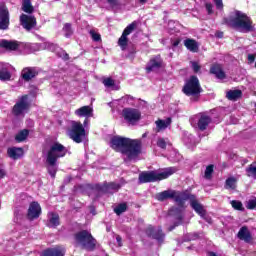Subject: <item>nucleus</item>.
Returning a JSON list of instances; mask_svg holds the SVG:
<instances>
[{
	"label": "nucleus",
	"mask_w": 256,
	"mask_h": 256,
	"mask_svg": "<svg viewBox=\"0 0 256 256\" xmlns=\"http://www.w3.org/2000/svg\"><path fill=\"white\" fill-rule=\"evenodd\" d=\"M111 147L114 151H118L125 155L129 161H133L141 155V140L130 139L121 136H114L111 139Z\"/></svg>",
	"instance_id": "1"
},
{
	"label": "nucleus",
	"mask_w": 256,
	"mask_h": 256,
	"mask_svg": "<svg viewBox=\"0 0 256 256\" xmlns=\"http://www.w3.org/2000/svg\"><path fill=\"white\" fill-rule=\"evenodd\" d=\"M224 23L240 33H250L255 29L251 18L241 11H235L228 18H224Z\"/></svg>",
	"instance_id": "2"
},
{
	"label": "nucleus",
	"mask_w": 256,
	"mask_h": 256,
	"mask_svg": "<svg viewBox=\"0 0 256 256\" xmlns=\"http://www.w3.org/2000/svg\"><path fill=\"white\" fill-rule=\"evenodd\" d=\"M176 172L177 168L175 167H169L163 171L142 172L139 174V183H155V181H163V179L171 177V175Z\"/></svg>",
	"instance_id": "3"
},
{
	"label": "nucleus",
	"mask_w": 256,
	"mask_h": 256,
	"mask_svg": "<svg viewBox=\"0 0 256 256\" xmlns=\"http://www.w3.org/2000/svg\"><path fill=\"white\" fill-rule=\"evenodd\" d=\"M48 165H57V160L67 155V148L59 142H53L48 149L43 150Z\"/></svg>",
	"instance_id": "4"
},
{
	"label": "nucleus",
	"mask_w": 256,
	"mask_h": 256,
	"mask_svg": "<svg viewBox=\"0 0 256 256\" xmlns=\"http://www.w3.org/2000/svg\"><path fill=\"white\" fill-rule=\"evenodd\" d=\"M76 244L86 251H94L97 245V240L91 235V232L82 230L75 234Z\"/></svg>",
	"instance_id": "5"
},
{
	"label": "nucleus",
	"mask_w": 256,
	"mask_h": 256,
	"mask_svg": "<svg viewBox=\"0 0 256 256\" xmlns=\"http://www.w3.org/2000/svg\"><path fill=\"white\" fill-rule=\"evenodd\" d=\"M187 197V192H179L175 190H166L156 194L157 201H167V199H173L179 207L185 205V198Z\"/></svg>",
	"instance_id": "6"
},
{
	"label": "nucleus",
	"mask_w": 256,
	"mask_h": 256,
	"mask_svg": "<svg viewBox=\"0 0 256 256\" xmlns=\"http://www.w3.org/2000/svg\"><path fill=\"white\" fill-rule=\"evenodd\" d=\"M67 134L74 143H82L83 139H85V127L81 122L72 121Z\"/></svg>",
	"instance_id": "7"
},
{
	"label": "nucleus",
	"mask_w": 256,
	"mask_h": 256,
	"mask_svg": "<svg viewBox=\"0 0 256 256\" xmlns=\"http://www.w3.org/2000/svg\"><path fill=\"white\" fill-rule=\"evenodd\" d=\"M186 198L185 201H190V206L193 210H195L196 213L202 217V219H205L208 223H211V218L205 217L207 215V211L205 210V207L202 206V204L197 200V197L195 195L190 194L189 192H186Z\"/></svg>",
	"instance_id": "8"
},
{
	"label": "nucleus",
	"mask_w": 256,
	"mask_h": 256,
	"mask_svg": "<svg viewBox=\"0 0 256 256\" xmlns=\"http://www.w3.org/2000/svg\"><path fill=\"white\" fill-rule=\"evenodd\" d=\"M29 111V96H21L12 109L13 115L15 117H25V113Z\"/></svg>",
	"instance_id": "9"
},
{
	"label": "nucleus",
	"mask_w": 256,
	"mask_h": 256,
	"mask_svg": "<svg viewBox=\"0 0 256 256\" xmlns=\"http://www.w3.org/2000/svg\"><path fill=\"white\" fill-rule=\"evenodd\" d=\"M183 92L185 95H199L201 93V85L199 84V78L191 76L186 82Z\"/></svg>",
	"instance_id": "10"
},
{
	"label": "nucleus",
	"mask_w": 256,
	"mask_h": 256,
	"mask_svg": "<svg viewBox=\"0 0 256 256\" xmlns=\"http://www.w3.org/2000/svg\"><path fill=\"white\" fill-rule=\"evenodd\" d=\"M135 27H137V23L132 22L129 24L123 31L121 37L118 39V45L122 51L127 50V45H129V38L128 35H131L133 31H135Z\"/></svg>",
	"instance_id": "11"
},
{
	"label": "nucleus",
	"mask_w": 256,
	"mask_h": 256,
	"mask_svg": "<svg viewBox=\"0 0 256 256\" xmlns=\"http://www.w3.org/2000/svg\"><path fill=\"white\" fill-rule=\"evenodd\" d=\"M122 116L129 125H135L141 119V112L133 108H125L122 111Z\"/></svg>",
	"instance_id": "12"
},
{
	"label": "nucleus",
	"mask_w": 256,
	"mask_h": 256,
	"mask_svg": "<svg viewBox=\"0 0 256 256\" xmlns=\"http://www.w3.org/2000/svg\"><path fill=\"white\" fill-rule=\"evenodd\" d=\"M20 24L26 31H31V29L37 27V19L33 15L21 14Z\"/></svg>",
	"instance_id": "13"
},
{
	"label": "nucleus",
	"mask_w": 256,
	"mask_h": 256,
	"mask_svg": "<svg viewBox=\"0 0 256 256\" xmlns=\"http://www.w3.org/2000/svg\"><path fill=\"white\" fill-rule=\"evenodd\" d=\"M75 115L77 117H85L84 127H87L89 123V117H93V107L91 106H82L81 108L75 110Z\"/></svg>",
	"instance_id": "14"
},
{
	"label": "nucleus",
	"mask_w": 256,
	"mask_h": 256,
	"mask_svg": "<svg viewBox=\"0 0 256 256\" xmlns=\"http://www.w3.org/2000/svg\"><path fill=\"white\" fill-rule=\"evenodd\" d=\"M146 234L148 237L156 239L158 243H163V240L165 239V234L163 233V230H161V228H153L152 226H150L146 229Z\"/></svg>",
	"instance_id": "15"
},
{
	"label": "nucleus",
	"mask_w": 256,
	"mask_h": 256,
	"mask_svg": "<svg viewBox=\"0 0 256 256\" xmlns=\"http://www.w3.org/2000/svg\"><path fill=\"white\" fill-rule=\"evenodd\" d=\"M9 10L5 6L0 7V29H9Z\"/></svg>",
	"instance_id": "16"
},
{
	"label": "nucleus",
	"mask_w": 256,
	"mask_h": 256,
	"mask_svg": "<svg viewBox=\"0 0 256 256\" xmlns=\"http://www.w3.org/2000/svg\"><path fill=\"white\" fill-rule=\"evenodd\" d=\"M41 215V205L38 202H32L28 209V219L33 221V219H39Z\"/></svg>",
	"instance_id": "17"
},
{
	"label": "nucleus",
	"mask_w": 256,
	"mask_h": 256,
	"mask_svg": "<svg viewBox=\"0 0 256 256\" xmlns=\"http://www.w3.org/2000/svg\"><path fill=\"white\" fill-rule=\"evenodd\" d=\"M161 65H163V60H161V56H156L148 62L146 66L147 73H151V71H157V69H161Z\"/></svg>",
	"instance_id": "18"
},
{
	"label": "nucleus",
	"mask_w": 256,
	"mask_h": 256,
	"mask_svg": "<svg viewBox=\"0 0 256 256\" xmlns=\"http://www.w3.org/2000/svg\"><path fill=\"white\" fill-rule=\"evenodd\" d=\"M0 47H3L4 49H8L9 51H17L19 47H21V42L15 41V40H1L0 41Z\"/></svg>",
	"instance_id": "19"
},
{
	"label": "nucleus",
	"mask_w": 256,
	"mask_h": 256,
	"mask_svg": "<svg viewBox=\"0 0 256 256\" xmlns=\"http://www.w3.org/2000/svg\"><path fill=\"white\" fill-rule=\"evenodd\" d=\"M11 65L1 64L0 65V81H11Z\"/></svg>",
	"instance_id": "20"
},
{
	"label": "nucleus",
	"mask_w": 256,
	"mask_h": 256,
	"mask_svg": "<svg viewBox=\"0 0 256 256\" xmlns=\"http://www.w3.org/2000/svg\"><path fill=\"white\" fill-rule=\"evenodd\" d=\"M65 248L63 246H56L54 248L47 249L43 252L42 256H64Z\"/></svg>",
	"instance_id": "21"
},
{
	"label": "nucleus",
	"mask_w": 256,
	"mask_h": 256,
	"mask_svg": "<svg viewBox=\"0 0 256 256\" xmlns=\"http://www.w3.org/2000/svg\"><path fill=\"white\" fill-rule=\"evenodd\" d=\"M21 77L24 81H31V79L37 77V69L32 67L24 68L21 72Z\"/></svg>",
	"instance_id": "22"
},
{
	"label": "nucleus",
	"mask_w": 256,
	"mask_h": 256,
	"mask_svg": "<svg viewBox=\"0 0 256 256\" xmlns=\"http://www.w3.org/2000/svg\"><path fill=\"white\" fill-rule=\"evenodd\" d=\"M210 73L212 75H215L216 79H220V80H223L225 79L227 76L225 75V72L223 71V69L221 68V65L219 64H216V65H213L211 68H210Z\"/></svg>",
	"instance_id": "23"
},
{
	"label": "nucleus",
	"mask_w": 256,
	"mask_h": 256,
	"mask_svg": "<svg viewBox=\"0 0 256 256\" xmlns=\"http://www.w3.org/2000/svg\"><path fill=\"white\" fill-rule=\"evenodd\" d=\"M209 123H211V117L206 114H201L198 119V129H200V131H205V129L209 127Z\"/></svg>",
	"instance_id": "24"
},
{
	"label": "nucleus",
	"mask_w": 256,
	"mask_h": 256,
	"mask_svg": "<svg viewBox=\"0 0 256 256\" xmlns=\"http://www.w3.org/2000/svg\"><path fill=\"white\" fill-rule=\"evenodd\" d=\"M8 156L10 157V159H21V157L23 156V148H17V147H12V148H8Z\"/></svg>",
	"instance_id": "25"
},
{
	"label": "nucleus",
	"mask_w": 256,
	"mask_h": 256,
	"mask_svg": "<svg viewBox=\"0 0 256 256\" xmlns=\"http://www.w3.org/2000/svg\"><path fill=\"white\" fill-rule=\"evenodd\" d=\"M184 45L186 46V49L192 53H197V51H199V44L194 39L188 38L184 40Z\"/></svg>",
	"instance_id": "26"
},
{
	"label": "nucleus",
	"mask_w": 256,
	"mask_h": 256,
	"mask_svg": "<svg viewBox=\"0 0 256 256\" xmlns=\"http://www.w3.org/2000/svg\"><path fill=\"white\" fill-rule=\"evenodd\" d=\"M238 239L245 241L246 243L251 242V232L245 226H243L238 232Z\"/></svg>",
	"instance_id": "27"
},
{
	"label": "nucleus",
	"mask_w": 256,
	"mask_h": 256,
	"mask_svg": "<svg viewBox=\"0 0 256 256\" xmlns=\"http://www.w3.org/2000/svg\"><path fill=\"white\" fill-rule=\"evenodd\" d=\"M60 225L59 222V214L50 212L48 214V227H58Z\"/></svg>",
	"instance_id": "28"
},
{
	"label": "nucleus",
	"mask_w": 256,
	"mask_h": 256,
	"mask_svg": "<svg viewBox=\"0 0 256 256\" xmlns=\"http://www.w3.org/2000/svg\"><path fill=\"white\" fill-rule=\"evenodd\" d=\"M103 85L106 86L108 89H112V91H119L121 87L118 84H115V80L112 78H105L103 80Z\"/></svg>",
	"instance_id": "29"
},
{
	"label": "nucleus",
	"mask_w": 256,
	"mask_h": 256,
	"mask_svg": "<svg viewBox=\"0 0 256 256\" xmlns=\"http://www.w3.org/2000/svg\"><path fill=\"white\" fill-rule=\"evenodd\" d=\"M241 95H243L241 90H229L226 93V97L229 99V101H237V99H240Z\"/></svg>",
	"instance_id": "30"
},
{
	"label": "nucleus",
	"mask_w": 256,
	"mask_h": 256,
	"mask_svg": "<svg viewBox=\"0 0 256 256\" xmlns=\"http://www.w3.org/2000/svg\"><path fill=\"white\" fill-rule=\"evenodd\" d=\"M169 215L172 217H175L177 221L182 222L183 221V209L181 208H172L169 210Z\"/></svg>",
	"instance_id": "31"
},
{
	"label": "nucleus",
	"mask_w": 256,
	"mask_h": 256,
	"mask_svg": "<svg viewBox=\"0 0 256 256\" xmlns=\"http://www.w3.org/2000/svg\"><path fill=\"white\" fill-rule=\"evenodd\" d=\"M22 11H24V13H28V15L34 13L35 8L33 7V4H31V0H23Z\"/></svg>",
	"instance_id": "32"
},
{
	"label": "nucleus",
	"mask_w": 256,
	"mask_h": 256,
	"mask_svg": "<svg viewBox=\"0 0 256 256\" xmlns=\"http://www.w3.org/2000/svg\"><path fill=\"white\" fill-rule=\"evenodd\" d=\"M119 189H121V185L113 182L105 184L103 187V191H105L106 193H115V191H119Z\"/></svg>",
	"instance_id": "33"
},
{
	"label": "nucleus",
	"mask_w": 256,
	"mask_h": 256,
	"mask_svg": "<svg viewBox=\"0 0 256 256\" xmlns=\"http://www.w3.org/2000/svg\"><path fill=\"white\" fill-rule=\"evenodd\" d=\"M155 124L158 131H163L167 129L168 126L171 125V118H167L166 120H157Z\"/></svg>",
	"instance_id": "34"
},
{
	"label": "nucleus",
	"mask_w": 256,
	"mask_h": 256,
	"mask_svg": "<svg viewBox=\"0 0 256 256\" xmlns=\"http://www.w3.org/2000/svg\"><path fill=\"white\" fill-rule=\"evenodd\" d=\"M27 137H29V130L24 129L16 134L15 140L17 141V143H23V141H25Z\"/></svg>",
	"instance_id": "35"
},
{
	"label": "nucleus",
	"mask_w": 256,
	"mask_h": 256,
	"mask_svg": "<svg viewBox=\"0 0 256 256\" xmlns=\"http://www.w3.org/2000/svg\"><path fill=\"white\" fill-rule=\"evenodd\" d=\"M225 189H237V178L229 177L225 182Z\"/></svg>",
	"instance_id": "36"
},
{
	"label": "nucleus",
	"mask_w": 256,
	"mask_h": 256,
	"mask_svg": "<svg viewBox=\"0 0 256 256\" xmlns=\"http://www.w3.org/2000/svg\"><path fill=\"white\" fill-rule=\"evenodd\" d=\"M156 144L160 149H167V145H171V142H169V138H158Z\"/></svg>",
	"instance_id": "37"
},
{
	"label": "nucleus",
	"mask_w": 256,
	"mask_h": 256,
	"mask_svg": "<svg viewBox=\"0 0 256 256\" xmlns=\"http://www.w3.org/2000/svg\"><path fill=\"white\" fill-rule=\"evenodd\" d=\"M231 205L233 209H236V211H245V208H243V203L239 200H232Z\"/></svg>",
	"instance_id": "38"
},
{
	"label": "nucleus",
	"mask_w": 256,
	"mask_h": 256,
	"mask_svg": "<svg viewBox=\"0 0 256 256\" xmlns=\"http://www.w3.org/2000/svg\"><path fill=\"white\" fill-rule=\"evenodd\" d=\"M125 211H127V204L125 203L119 204L114 208L116 215H121L122 213H125Z\"/></svg>",
	"instance_id": "39"
},
{
	"label": "nucleus",
	"mask_w": 256,
	"mask_h": 256,
	"mask_svg": "<svg viewBox=\"0 0 256 256\" xmlns=\"http://www.w3.org/2000/svg\"><path fill=\"white\" fill-rule=\"evenodd\" d=\"M64 36L69 38L71 35H73V29L71 28V24L66 23L63 27Z\"/></svg>",
	"instance_id": "40"
},
{
	"label": "nucleus",
	"mask_w": 256,
	"mask_h": 256,
	"mask_svg": "<svg viewBox=\"0 0 256 256\" xmlns=\"http://www.w3.org/2000/svg\"><path fill=\"white\" fill-rule=\"evenodd\" d=\"M105 2L111 9H118V7H121V2L119 0H105Z\"/></svg>",
	"instance_id": "41"
},
{
	"label": "nucleus",
	"mask_w": 256,
	"mask_h": 256,
	"mask_svg": "<svg viewBox=\"0 0 256 256\" xmlns=\"http://www.w3.org/2000/svg\"><path fill=\"white\" fill-rule=\"evenodd\" d=\"M246 173L248 177L256 179V166L250 165L248 168H246Z\"/></svg>",
	"instance_id": "42"
},
{
	"label": "nucleus",
	"mask_w": 256,
	"mask_h": 256,
	"mask_svg": "<svg viewBox=\"0 0 256 256\" xmlns=\"http://www.w3.org/2000/svg\"><path fill=\"white\" fill-rule=\"evenodd\" d=\"M48 173L51 175L53 179H55V175L57 174V166L56 164H48Z\"/></svg>",
	"instance_id": "43"
},
{
	"label": "nucleus",
	"mask_w": 256,
	"mask_h": 256,
	"mask_svg": "<svg viewBox=\"0 0 256 256\" xmlns=\"http://www.w3.org/2000/svg\"><path fill=\"white\" fill-rule=\"evenodd\" d=\"M246 209H256V198H251L246 202Z\"/></svg>",
	"instance_id": "44"
},
{
	"label": "nucleus",
	"mask_w": 256,
	"mask_h": 256,
	"mask_svg": "<svg viewBox=\"0 0 256 256\" xmlns=\"http://www.w3.org/2000/svg\"><path fill=\"white\" fill-rule=\"evenodd\" d=\"M27 48L30 49V53H35V51H39L41 49V44H28Z\"/></svg>",
	"instance_id": "45"
},
{
	"label": "nucleus",
	"mask_w": 256,
	"mask_h": 256,
	"mask_svg": "<svg viewBox=\"0 0 256 256\" xmlns=\"http://www.w3.org/2000/svg\"><path fill=\"white\" fill-rule=\"evenodd\" d=\"M170 161H174V162L181 161V154H179L176 151L171 152Z\"/></svg>",
	"instance_id": "46"
},
{
	"label": "nucleus",
	"mask_w": 256,
	"mask_h": 256,
	"mask_svg": "<svg viewBox=\"0 0 256 256\" xmlns=\"http://www.w3.org/2000/svg\"><path fill=\"white\" fill-rule=\"evenodd\" d=\"M211 175H213V165H208L206 167L204 177L205 179H210Z\"/></svg>",
	"instance_id": "47"
},
{
	"label": "nucleus",
	"mask_w": 256,
	"mask_h": 256,
	"mask_svg": "<svg viewBox=\"0 0 256 256\" xmlns=\"http://www.w3.org/2000/svg\"><path fill=\"white\" fill-rule=\"evenodd\" d=\"M191 65L194 73H199L201 71V65H199L198 62L192 61Z\"/></svg>",
	"instance_id": "48"
},
{
	"label": "nucleus",
	"mask_w": 256,
	"mask_h": 256,
	"mask_svg": "<svg viewBox=\"0 0 256 256\" xmlns=\"http://www.w3.org/2000/svg\"><path fill=\"white\" fill-rule=\"evenodd\" d=\"M90 35L93 41H101V35L99 33H96L95 31L91 30Z\"/></svg>",
	"instance_id": "49"
},
{
	"label": "nucleus",
	"mask_w": 256,
	"mask_h": 256,
	"mask_svg": "<svg viewBox=\"0 0 256 256\" xmlns=\"http://www.w3.org/2000/svg\"><path fill=\"white\" fill-rule=\"evenodd\" d=\"M135 53H136L135 47L132 46V48L130 49L129 53L127 54V57H128L129 59H133V57L135 56Z\"/></svg>",
	"instance_id": "50"
},
{
	"label": "nucleus",
	"mask_w": 256,
	"mask_h": 256,
	"mask_svg": "<svg viewBox=\"0 0 256 256\" xmlns=\"http://www.w3.org/2000/svg\"><path fill=\"white\" fill-rule=\"evenodd\" d=\"M206 11L208 12L209 15H211V13H213V4L206 3Z\"/></svg>",
	"instance_id": "51"
},
{
	"label": "nucleus",
	"mask_w": 256,
	"mask_h": 256,
	"mask_svg": "<svg viewBox=\"0 0 256 256\" xmlns=\"http://www.w3.org/2000/svg\"><path fill=\"white\" fill-rule=\"evenodd\" d=\"M217 9H223V0H214Z\"/></svg>",
	"instance_id": "52"
},
{
	"label": "nucleus",
	"mask_w": 256,
	"mask_h": 256,
	"mask_svg": "<svg viewBox=\"0 0 256 256\" xmlns=\"http://www.w3.org/2000/svg\"><path fill=\"white\" fill-rule=\"evenodd\" d=\"M116 241L118 243V247H123V239L121 238V236L117 235Z\"/></svg>",
	"instance_id": "53"
},
{
	"label": "nucleus",
	"mask_w": 256,
	"mask_h": 256,
	"mask_svg": "<svg viewBox=\"0 0 256 256\" xmlns=\"http://www.w3.org/2000/svg\"><path fill=\"white\" fill-rule=\"evenodd\" d=\"M248 61H249V63H254L255 62V55H253V54L248 55Z\"/></svg>",
	"instance_id": "54"
},
{
	"label": "nucleus",
	"mask_w": 256,
	"mask_h": 256,
	"mask_svg": "<svg viewBox=\"0 0 256 256\" xmlns=\"http://www.w3.org/2000/svg\"><path fill=\"white\" fill-rule=\"evenodd\" d=\"M5 177V170L0 169V179H3Z\"/></svg>",
	"instance_id": "55"
},
{
	"label": "nucleus",
	"mask_w": 256,
	"mask_h": 256,
	"mask_svg": "<svg viewBox=\"0 0 256 256\" xmlns=\"http://www.w3.org/2000/svg\"><path fill=\"white\" fill-rule=\"evenodd\" d=\"M179 43H180V41H179V40H176V41L173 42V46H174V47H177V46L179 45Z\"/></svg>",
	"instance_id": "56"
},
{
	"label": "nucleus",
	"mask_w": 256,
	"mask_h": 256,
	"mask_svg": "<svg viewBox=\"0 0 256 256\" xmlns=\"http://www.w3.org/2000/svg\"><path fill=\"white\" fill-rule=\"evenodd\" d=\"M138 2H140L141 5H145V3H147V0H138Z\"/></svg>",
	"instance_id": "57"
},
{
	"label": "nucleus",
	"mask_w": 256,
	"mask_h": 256,
	"mask_svg": "<svg viewBox=\"0 0 256 256\" xmlns=\"http://www.w3.org/2000/svg\"><path fill=\"white\" fill-rule=\"evenodd\" d=\"M208 256H217L214 252H208Z\"/></svg>",
	"instance_id": "58"
},
{
	"label": "nucleus",
	"mask_w": 256,
	"mask_h": 256,
	"mask_svg": "<svg viewBox=\"0 0 256 256\" xmlns=\"http://www.w3.org/2000/svg\"><path fill=\"white\" fill-rule=\"evenodd\" d=\"M175 229V226L171 227L169 231H173Z\"/></svg>",
	"instance_id": "59"
},
{
	"label": "nucleus",
	"mask_w": 256,
	"mask_h": 256,
	"mask_svg": "<svg viewBox=\"0 0 256 256\" xmlns=\"http://www.w3.org/2000/svg\"><path fill=\"white\" fill-rule=\"evenodd\" d=\"M142 137H147V134H143V136Z\"/></svg>",
	"instance_id": "60"
}]
</instances>
